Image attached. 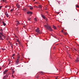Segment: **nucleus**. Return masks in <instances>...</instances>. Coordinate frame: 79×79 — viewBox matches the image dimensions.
I'll return each mask as SVG.
<instances>
[{
	"label": "nucleus",
	"instance_id": "nucleus-16",
	"mask_svg": "<svg viewBox=\"0 0 79 79\" xmlns=\"http://www.w3.org/2000/svg\"><path fill=\"white\" fill-rule=\"evenodd\" d=\"M52 27L54 29H56V27H55V26H53Z\"/></svg>",
	"mask_w": 79,
	"mask_h": 79
},
{
	"label": "nucleus",
	"instance_id": "nucleus-37",
	"mask_svg": "<svg viewBox=\"0 0 79 79\" xmlns=\"http://www.w3.org/2000/svg\"><path fill=\"white\" fill-rule=\"evenodd\" d=\"M60 13L59 12H57L58 14H59Z\"/></svg>",
	"mask_w": 79,
	"mask_h": 79
},
{
	"label": "nucleus",
	"instance_id": "nucleus-33",
	"mask_svg": "<svg viewBox=\"0 0 79 79\" xmlns=\"http://www.w3.org/2000/svg\"><path fill=\"white\" fill-rule=\"evenodd\" d=\"M63 32V30H62L61 31V32Z\"/></svg>",
	"mask_w": 79,
	"mask_h": 79
},
{
	"label": "nucleus",
	"instance_id": "nucleus-36",
	"mask_svg": "<svg viewBox=\"0 0 79 79\" xmlns=\"http://www.w3.org/2000/svg\"><path fill=\"white\" fill-rule=\"evenodd\" d=\"M38 77H39V76L37 77V78H38Z\"/></svg>",
	"mask_w": 79,
	"mask_h": 79
},
{
	"label": "nucleus",
	"instance_id": "nucleus-44",
	"mask_svg": "<svg viewBox=\"0 0 79 79\" xmlns=\"http://www.w3.org/2000/svg\"><path fill=\"white\" fill-rule=\"evenodd\" d=\"M6 0H5V1H6Z\"/></svg>",
	"mask_w": 79,
	"mask_h": 79
},
{
	"label": "nucleus",
	"instance_id": "nucleus-19",
	"mask_svg": "<svg viewBox=\"0 0 79 79\" xmlns=\"http://www.w3.org/2000/svg\"><path fill=\"white\" fill-rule=\"evenodd\" d=\"M30 10H32L33 9V7L31 6L30 7Z\"/></svg>",
	"mask_w": 79,
	"mask_h": 79
},
{
	"label": "nucleus",
	"instance_id": "nucleus-9",
	"mask_svg": "<svg viewBox=\"0 0 79 79\" xmlns=\"http://www.w3.org/2000/svg\"><path fill=\"white\" fill-rule=\"evenodd\" d=\"M5 15L7 17V18L8 17V16H9V15H8V14H7V12L5 13Z\"/></svg>",
	"mask_w": 79,
	"mask_h": 79
},
{
	"label": "nucleus",
	"instance_id": "nucleus-18",
	"mask_svg": "<svg viewBox=\"0 0 79 79\" xmlns=\"http://www.w3.org/2000/svg\"><path fill=\"white\" fill-rule=\"evenodd\" d=\"M17 42H19V44H20V42H19V40H17Z\"/></svg>",
	"mask_w": 79,
	"mask_h": 79
},
{
	"label": "nucleus",
	"instance_id": "nucleus-17",
	"mask_svg": "<svg viewBox=\"0 0 79 79\" xmlns=\"http://www.w3.org/2000/svg\"><path fill=\"white\" fill-rule=\"evenodd\" d=\"M19 24V22L17 21V23H16V26H18V24Z\"/></svg>",
	"mask_w": 79,
	"mask_h": 79
},
{
	"label": "nucleus",
	"instance_id": "nucleus-46",
	"mask_svg": "<svg viewBox=\"0 0 79 79\" xmlns=\"http://www.w3.org/2000/svg\"><path fill=\"white\" fill-rule=\"evenodd\" d=\"M1 52L0 51V53Z\"/></svg>",
	"mask_w": 79,
	"mask_h": 79
},
{
	"label": "nucleus",
	"instance_id": "nucleus-26",
	"mask_svg": "<svg viewBox=\"0 0 79 79\" xmlns=\"http://www.w3.org/2000/svg\"><path fill=\"white\" fill-rule=\"evenodd\" d=\"M76 7H77V8H79V6H78V5H76Z\"/></svg>",
	"mask_w": 79,
	"mask_h": 79
},
{
	"label": "nucleus",
	"instance_id": "nucleus-10",
	"mask_svg": "<svg viewBox=\"0 0 79 79\" xmlns=\"http://www.w3.org/2000/svg\"><path fill=\"white\" fill-rule=\"evenodd\" d=\"M41 15L42 18H43L44 19L46 18L45 16L42 15V14H41Z\"/></svg>",
	"mask_w": 79,
	"mask_h": 79
},
{
	"label": "nucleus",
	"instance_id": "nucleus-43",
	"mask_svg": "<svg viewBox=\"0 0 79 79\" xmlns=\"http://www.w3.org/2000/svg\"><path fill=\"white\" fill-rule=\"evenodd\" d=\"M0 69H1V68H0Z\"/></svg>",
	"mask_w": 79,
	"mask_h": 79
},
{
	"label": "nucleus",
	"instance_id": "nucleus-20",
	"mask_svg": "<svg viewBox=\"0 0 79 79\" xmlns=\"http://www.w3.org/2000/svg\"><path fill=\"white\" fill-rule=\"evenodd\" d=\"M39 6L40 8H42V6H41V5H39Z\"/></svg>",
	"mask_w": 79,
	"mask_h": 79
},
{
	"label": "nucleus",
	"instance_id": "nucleus-28",
	"mask_svg": "<svg viewBox=\"0 0 79 79\" xmlns=\"http://www.w3.org/2000/svg\"><path fill=\"white\" fill-rule=\"evenodd\" d=\"M2 8V6H0V10H1V8Z\"/></svg>",
	"mask_w": 79,
	"mask_h": 79
},
{
	"label": "nucleus",
	"instance_id": "nucleus-11",
	"mask_svg": "<svg viewBox=\"0 0 79 79\" xmlns=\"http://www.w3.org/2000/svg\"><path fill=\"white\" fill-rule=\"evenodd\" d=\"M7 79V77L6 75L4 76L3 77V79Z\"/></svg>",
	"mask_w": 79,
	"mask_h": 79
},
{
	"label": "nucleus",
	"instance_id": "nucleus-41",
	"mask_svg": "<svg viewBox=\"0 0 79 79\" xmlns=\"http://www.w3.org/2000/svg\"><path fill=\"white\" fill-rule=\"evenodd\" d=\"M34 0V1H35V0Z\"/></svg>",
	"mask_w": 79,
	"mask_h": 79
},
{
	"label": "nucleus",
	"instance_id": "nucleus-39",
	"mask_svg": "<svg viewBox=\"0 0 79 79\" xmlns=\"http://www.w3.org/2000/svg\"><path fill=\"white\" fill-rule=\"evenodd\" d=\"M58 2V3H59V4H60V3H59V2Z\"/></svg>",
	"mask_w": 79,
	"mask_h": 79
},
{
	"label": "nucleus",
	"instance_id": "nucleus-31",
	"mask_svg": "<svg viewBox=\"0 0 79 79\" xmlns=\"http://www.w3.org/2000/svg\"><path fill=\"white\" fill-rule=\"evenodd\" d=\"M2 50H5V49H3V48H2Z\"/></svg>",
	"mask_w": 79,
	"mask_h": 79
},
{
	"label": "nucleus",
	"instance_id": "nucleus-4",
	"mask_svg": "<svg viewBox=\"0 0 79 79\" xmlns=\"http://www.w3.org/2000/svg\"><path fill=\"white\" fill-rule=\"evenodd\" d=\"M36 32L38 34H41V32H40V31L39 30V28H37V29L36 30Z\"/></svg>",
	"mask_w": 79,
	"mask_h": 79
},
{
	"label": "nucleus",
	"instance_id": "nucleus-2",
	"mask_svg": "<svg viewBox=\"0 0 79 79\" xmlns=\"http://www.w3.org/2000/svg\"><path fill=\"white\" fill-rule=\"evenodd\" d=\"M47 29L49 31H52L53 30H52V27H51L48 25H47Z\"/></svg>",
	"mask_w": 79,
	"mask_h": 79
},
{
	"label": "nucleus",
	"instance_id": "nucleus-38",
	"mask_svg": "<svg viewBox=\"0 0 79 79\" xmlns=\"http://www.w3.org/2000/svg\"><path fill=\"white\" fill-rule=\"evenodd\" d=\"M5 8H7V7L5 6Z\"/></svg>",
	"mask_w": 79,
	"mask_h": 79
},
{
	"label": "nucleus",
	"instance_id": "nucleus-6",
	"mask_svg": "<svg viewBox=\"0 0 79 79\" xmlns=\"http://www.w3.org/2000/svg\"><path fill=\"white\" fill-rule=\"evenodd\" d=\"M7 73H8V70H6L3 73L4 74H7Z\"/></svg>",
	"mask_w": 79,
	"mask_h": 79
},
{
	"label": "nucleus",
	"instance_id": "nucleus-22",
	"mask_svg": "<svg viewBox=\"0 0 79 79\" xmlns=\"http://www.w3.org/2000/svg\"><path fill=\"white\" fill-rule=\"evenodd\" d=\"M34 20H35V22L37 21V19H36V18H34Z\"/></svg>",
	"mask_w": 79,
	"mask_h": 79
},
{
	"label": "nucleus",
	"instance_id": "nucleus-35",
	"mask_svg": "<svg viewBox=\"0 0 79 79\" xmlns=\"http://www.w3.org/2000/svg\"><path fill=\"white\" fill-rule=\"evenodd\" d=\"M45 10H47V8H46L45 9Z\"/></svg>",
	"mask_w": 79,
	"mask_h": 79
},
{
	"label": "nucleus",
	"instance_id": "nucleus-15",
	"mask_svg": "<svg viewBox=\"0 0 79 79\" xmlns=\"http://www.w3.org/2000/svg\"><path fill=\"white\" fill-rule=\"evenodd\" d=\"M48 25V24H47V25H44V27H46V28H47V25Z\"/></svg>",
	"mask_w": 79,
	"mask_h": 79
},
{
	"label": "nucleus",
	"instance_id": "nucleus-5",
	"mask_svg": "<svg viewBox=\"0 0 79 79\" xmlns=\"http://www.w3.org/2000/svg\"><path fill=\"white\" fill-rule=\"evenodd\" d=\"M27 13L28 14V15H31L33 13L32 12L28 11L27 12Z\"/></svg>",
	"mask_w": 79,
	"mask_h": 79
},
{
	"label": "nucleus",
	"instance_id": "nucleus-45",
	"mask_svg": "<svg viewBox=\"0 0 79 79\" xmlns=\"http://www.w3.org/2000/svg\"><path fill=\"white\" fill-rule=\"evenodd\" d=\"M16 44H17V43H16Z\"/></svg>",
	"mask_w": 79,
	"mask_h": 79
},
{
	"label": "nucleus",
	"instance_id": "nucleus-8",
	"mask_svg": "<svg viewBox=\"0 0 79 79\" xmlns=\"http://www.w3.org/2000/svg\"><path fill=\"white\" fill-rule=\"evenodd\" d=\"M9 75H10V73H7V74H6V76L7 78H8V77L9 76Z\"/></svg>",
	"mask_w": 79,
	"mask_h": 79
},
{
	"label": "nucleus",
	"instance_id": "nucleus-7",
	"mask_svg": "<svg viewBox=\"0 0 79 79\" xmlns=\"http://www.w3.org/2000/svg\"><path fill=\"white\" fill-rule=\"evenodd\" d=\"M79 58L78 57H77V59L75 60V62H79Z\"/></svg>",
	"mask_w": 79,
	"mask_h": 79
},
{
	"label": "nucleus",
	"instance_id": "nucleus-23",
	"mask_svg": "<svg viewBox=\"0 0 79 79\" xmlns=\"http://www.w3.org/2000/svg\"><path fill=\"white\" fill-rule=\"evenodd\" d=\"M0 31H1V32H3V30H2V29H0Z\"/></svg>",
	"mask_w": 79,
	"mask_h": 79
},
{
	"label": "nucleus",
	"instance_id": "nucleus-30",
	"mask_svg": "<svg viewBox=\"0 0 79 79\" xmlns=\"http://www.w3.org/2000/svg\"><path fill=\"white\" fill-rule=\"evenodd\" d=\"M64 35H66L67 34L66 33H64Z\"/></svg>",
	"mask_w": 79,
	"mask_h": 79
},
{
	"label": "nucleus",
	"instance_id": "nucleus-14",
	"mask_svg": "<svg viewBox=\"0 0 79 79\" xmlns=\"http://www.w3.org/2000/svg\"><path fill=\"white\" fill-rule=\"evenodd\" d=\"M28 21H31V18H27Z\"/></svg>",
	"mask_w": 79,
	"mask_h": 79
},
{
	"label": "nucleus",
	"instance_id": "nucleus-13",
	"mask_svg": "<svg viewBox=\"0 0 79 79\" xmlns=\"http://www.w3.org/2000/svg\"><path fill=\"white\" fill-rule=\"evenodd\" d=\"M2 23L3 24V26H5L6 25V23H5V22H4V21H3L2 22Z\"/></svg>",
	"mask_w": 79,
	"mask_h": 79
},
{
	"label": "nucleus",
	"instance_id": "nucleus-29",
	"mask_svg": "<svg viewBox=\"0 0 79 79\" xmlns=\"http://www.w3.org/2000/svg\"><path fill=\"white\" fill-rule=\"evenodd\" d=\"M15 56V54H12V56Z\"/></svg>",
	"mask_w": 79,
	"mask_h": 79
},
{
	"label": "nucleus",
	"instance_id": "nucleus-34",
	"mask_svg": "<svg viewBox=\"0 0 79 79\" xmlns=\"http://www.w3.org/2000/svg\"><path fill=\"white\" fill-rule=\"evenodd\" d=\"M2 1H3V2H5V0H2Z\"/></svg>",
	"mask_w": 79,
	"mask_h": 79
},
{
	"label": "nucleus",
	"instance_id": "nucleus-25",
	"mask_svg": "<svg viewBox=\"0 0 79 79\" xmlns=\"http://www.w3.org/2000/svg\"><path fill=\"white\" fill-rule=\"evenodd\" d=\"M40 74H44V73H43V72H40Z\"/></svg>",
	"mask_w": 79,
	"mask_h": 79
},
{
	"label": "nucleus",
	"instance_id": "nucleus-12",
	"mask_svg": "<svg viewBox=\"0 0 79 79\" xmlns=\"http://www.w3.org/2000/svg\"><path fill=\"white\" fill-rule=\"evenodd\" d=\"M16 6L18 8H20V6H19V5L18 4H17L16 5Z\"/></svg>",
	"mask_w": 79,
	"mask_h": 79
},
{
	"label": "nucleus",
	"instance_id": "nucleus-21",
	"mask_svg": "<svg viewBox=\"0 0 79 79\" xmlns=\"http://www.w3.org/2000/svg\"><path fill=\"white\" fill-rule=\"evenodd\" d=\"M45 19V20H46V21H47L48 20V19H47L46 17L45 18V19Z\"/></svg>",
	"mask_w": 79,
	"mask_h": 79
},
{
	"label": "nucleus",
	"instance_id": "nucleus-27",
	"mask_svg": "<svg viewBox=\"0 0 79 79\" xmlns=\"http://www.w3.org/2000/svg\"><path fill=\"white\" fill-rule=\"evenodd\" d=\"M15 71H12V74H14V73H15Z\"/></svg>",
	"mask_w": 79,
	"mask_h": 79
},
{
	"label": "nucleus",
	"instance_id": "nucleus-1",
	"mask_svg": "<svg viewBox=\"0 0 79 79\" xmlns=\"http://www.w3.org/2000/svg\"><path fill=\"white\" fill-rule=\"evenodd\" d=\"M0 40H3V39L2 38V36L4 38V39L5 38V36L2 33H0Z\"/></svg>",
	"mask_w": 79,
	"mask_h": 79
},
{
	"label": "nucleus",
	"instance_id": "nucleus-32",
	"mask_svg": "<svg viewBox=\"0 0 79 79\" xmlns=\"http://www.w3.org/2000/svg\"><path fill=\"white\" fill-rule=\"evenodd\" d=\"M11 58L12 59L13 58V59H14V56H12V57H11Z\"/></svg>",
	"mask_w": 79,
	"mask_h": 79
},
{
	"label": "nucleus",
	"instance_id": "nucleus-40",
	"mask_svg": "<svg viewBox=\"0 0 79 79\" xmlns=\"http://www.w3.org/2000/svg\"><path fill=\"white\" fill-rule=\"evenodd\" d=\"M12 77H13V76H12Z\"/></svg>",
	"mask_w": 79,
	"mask_h": 79
},
{
	"label": "nucleus",
	"instance_id": "nucleus-42",
	"mask_svg": "<svg viewBox=\"0 0 79 79\" xmlns=\"http://www.w3.org/2000/svg\"><path fill=\"white\" fill-rule=\"evenodd\" d=\"M38 34H38V33L37 35H38Z\"/></svg>",
	"mask_w": 79,
	"mask_h": 79
},
{
	"label": "nucleus",
	"instance_id": "nucleus-24",
	"mask_svg": "<svg viewBox=\"0 0 79 79\" xmlns=\"http://www.w3.org/2000/svg\"><path fill=\"white\" fill-rule=\"evenodd\" d=\"M12 11H13V9H12L10 10L11 12H12Z\"/></svg>",
	"mask_w": 79,
	"mask_h": 79
},
{
	"label": "nucleus",
	"instance_id": "nucleus-3",
	"mask_svg": "<svg viewBox=\"0 0 79 79\" xmlns=\"http://www.w3.org/2000/svg\"><path fill=\"white\" fill-rule=\"evenodd\" d=\"M20 58V57L19 56L18 57V59L15 63V64H19V59Z\"/></svg>",
	"mask_w": 79,
	"mask_h": 79
}]
</instances>
